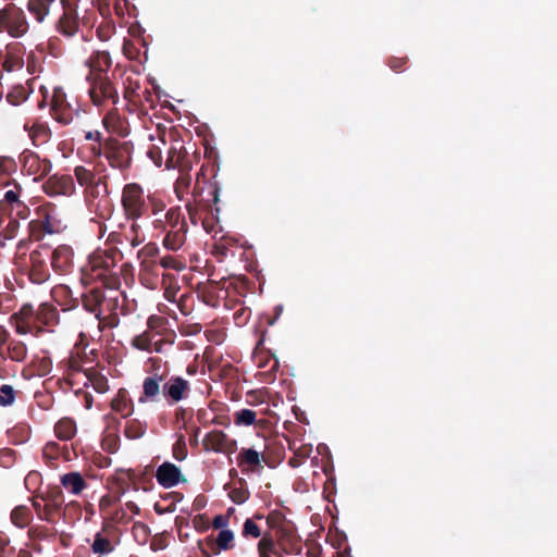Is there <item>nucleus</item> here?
I'll return each instance as SVG.
<instances>
[{
	"label": "nucleus",
	"instance_id": "c85d7f7f",
	"mask_svg": "<svg viewBox=\"0 0 557 557\" xmlns=\"http://www.w3.org/2000/svg\"><path fill=\"white\" fill-rule=\"evenodd\" d=\"M239 484L240 486H232L228 491V497L237 505L244 504L250 496L244 479H239ZM225 488H228L227 484L225 485Z\"/></svg>",
	"mask_w": 557,
	"mask_h": 557
},
{
	"label": "nucleus",
	"instance_id": "774afa93",
	"mask_svg": "<svg viewBox=\"0 0 557 557\" xmlns=\"http://www.w3.org/2000/svg\"><path fill=\"white\" fill-rule=\"evenodd\" d=\"M60 25L63 29V33L64 34H69V29H67V26H66V13H64V16L60 20Z\"/></svg>",
	"mask_w": 557,
	"mask_h": 557
},
{
	"label": "nucleus",
	"instance_id": "20e7f679",
	"mask_svg": "<svg viewBox=\"0 0 557 557\" xmlns=\"http://www.w3.org/2000/svg\"><path fill=\"white\" fill-rule=\"evenodd\" d=\"M72 132L74 133L75 137L72 138V141L76 139L77 141H81L82 139L94 141V144L89 147V158H94L100 154V138L101 134L98 131H95L92 128L95 124L94 119H82L81 114L78 112L75 113V121L74 116L72 115Z\"/></svg>",
	"mask_w": 557,
	"mask_h": 557
},
{
	"label": "nucleus",
	"instance_id": "4468645a",
	"mask_svg": "<svg viewBox=\"0 0 557 557\" xmlns=\"http://www.w3.org/2000/svg\"><path fill=\"white\" fill-rule=\"evenodd\" d=\"M99 280L102 286L110 289H117L121 285L120 275L112 270H103V272L96 276L95 273L89 272L88 268H82L81 270V284L86 287L92 283V281Z\"/></svg>",
	"mask_w": 557,
	"mask_h": 557
},
{
	"label": "nucleus",
	"instance_id": "8fccbe9b",
	"mask_svg": "<svg viewBox=\"0 0 557 557\" xmlns=\"http://www.w3.org/2000/svg\"><path fill=\"white\" fill-rule=\"evenodd\" d=\"M12 15V4L0 11V32L7 29L9 32V25Z\"/></svg>",
	"mask_w": 557,
	"mask_h": 557
},
{
	"label": "nucleus",
	"instance_id": "3c124183",
	"mask_svg": "<svg viewBox=\"0 0 557 557\" xmlns=\"http://www.w3.org/2000/svg\"><path fill=\"white\" fill-rule=\"evenodd\" d=\"M388 66L395 72H401L406 69L407 58L392 57L387 61Z\"/></svg>",
	"mask_w": 557,
	"mask_h": 557
},
{
	"label": "nucleus",
	"instance_id": "6e6d98bb",
	"mask_svg": "<svg viewBox=\"0 0 557 557\" xmlns=\"http://www.w3.org/2000/svg\"><path fill=\"white\" fill-rule=\"evenodd\" d=\"M228 524V518L224 515H218L212 520V527L214 529H223Z\"/></svg>",
	"mask_w": 557,
	"mask_h": 557
},
{
	"label": "nucleus",
	"instance_id": "ea45409f",
	"mask_svg": "<svg viewBox=\"0 0 557 557\" xmlns=\"http://www.w3.org/2000/svg\"><path fill=\"white\" fill-rule=\"evenodd\" d=\"M187 445L185 441V436L183 434L178 435L176 442L172 447V455L177 461H183L187 457Z\"/></svg>",
	"mask_w": 557,
	"mask_h": 557
},
{
	"label": "nucleus",
	"instance_id": "680f3d73",
	"mask_svg": "<svg viewBox=\"0 0 557 557\" xmlns=\"http://www.w3.org/2000/svg\"><path fill=\"white\" fill-rule=\"evenodd\" d=\"M108 240L111 242L112 244H123L124 237L122 236V233L112 232L109 235Z\"/></svg>",
	"mask_w": 557,
	"mask_h": 557
},
{
	"label": "nucleus",
	"instance_id": "473e14b6",
	"mask_svg": "<svg viewBox=\"0 0 557 557\" xmlns=\"http://www.w3.org/2000/svg\"><path fill=\"white\" fill-rule=\"evenodd\" d=\"M168 320L161 315H150L147 320V330L154 333L156 336L163 335L164 331H166Z\"/></svg>",
	"mask_w": 557,
	"mask_h": 557
},
{
	"label": "nucleus",
	"instance_id": "e433bc0d",
	"mask_svg": "<svg viewBox=\"0 0 557 557\" xmlns=\"http://www.w3.org/2000/svg\"><path fill=\"white\" fill-rule=\"evenodd\" d=\"M173 278V276L169 273H162V280H161V284H162V287L164 289V298L170 301V302H175L176 301V295L178 293V288L177 287H174L172 286L169 282H171V280Z\"/></svg>",
	"mask_w": 557,
	"mask_h": 557
},
{
	"label": "nucleus",
	"instance_id": "de8ad7c7",
	"mask_svg": "<svg viewBox=\"0 0 557 557\" xmlns=\"http://www.w3.org/2000/svg\"><path fill=\"white\" fill-rule=\"evenodd\" d=\"M14 400V391L10 385H3L0 388V404L5 406L12 404Z\"/></svg>",
	"mask_w": 557,
	"mask_h": 557
},
{
	"label": "nucleus",
	"instance_id": "c756f323",
	"mask_svg": "<svg viewBox=\"0 0 557 557\" xmlns=\"http://www.w3.org/2000/svg\"><path fill=\"white\" fill-rule=\"evenodd\" d=\"M122 236L124 237V240L128 242L133 248L145 242V235L136 221L132 222L129 228L122 233Z\"/></svg>",
	"mask_w": 557,
	"mask_h": 557
},
{
	"label": "nucleus",
	"instance_id": "2eb2a0df",
	"mask_svg": "<svg viewBox=\"0 0 557 557\" xmlns=\"http://www.w3.org/2000/svg\"><path fill=\"white\" fill-rule=\"evenodd\" d=\"M237 466L242 472H259L263 470L262 461L264 457L262 453L253 448H242L237 455Z\"/></svg>",
	"mask_w": 557,
	"mask_h": 557
},
{
	"label": "nucleus",
	"instance_id": "39448f33",
	"mask_svg": "<svg viewBox=\"0 0 557 557\" xmlns=\"http://www.w3.org/2000/svg\"><path fill=\"white\" fill-rule=\"evenodd\" d=\"M89 82L88 94L95 106H102L106 101L111 100L115 104L119 100L116 88L108 76H96L95 78L87 79Z\"/></svg>",
	"mask_w": 557,
	"mask_h": 557
},
{
	"label": "nucleus",
	"instance_id": "49530a36",
	"mask_svg": "<svg viewBox=\"0 0 557 557\" xmlns=\"http://www.w3.org/2000/svg\"><path fill=\"white\" fill-rule=\"evenodd\" d=\"M148 158L157 165L161 166L163 162L162 150L157 145H151L147 150Z\"/></svg>",
	"mask_w": 557,
	"mask_h": 557
},
{
	"label": "nucleus",
	"instance_id": "37998d69",
	"mask_svg": "<svg viewBox=\"0 0 557 557\" xmlns=\"http://www.w3.org/2000/svg\"><path fill=\"white\" fill-rule=\"evenodd\" d=\"M147 203L149 205V211L153 215L162 212L165 208L164 201L154 195H147Z\"/></svg>",
	"mask_w": 557,
	"mask_h": 557
},
{
	"label": "nucleus",
	"instance_id": "69168bd1",
	"mask_svg": "<svg viewBox=\"0 0 557 557\" xmlns=\"http://www.w3.org/2000/svg\"><path fill=\"white\" fill-rule=\"evenodd\" d=\"M153 227L156 230H160V231H162L164 233L168 232V227H166V224L164 223V219H156L153 221Z\"/></svg>",
	"mask_w": 557,
	"mask_h": 557
},
{
	"label": "nucleus",
	"instance_id": "a878e982",
	"mask_svg": "<svg viewBox=\"0 0 557 557\" xmlns=\"http://www.w3.org/2000/svg\"><path fill=\"white\" fill-rule=\"evenodd\" d=\"M264 519V516L261 513H256L252 518H248L245 520L243 524L242 535L245 539H259L262 537V531L256 520Z\"/></svg>",
	"mask_w": 557,
	"mask_h": 557
},
{
	"label": "nucleus",
	"instance_id": "052dcab7",
	"mask_svg": "<svg viewBox=\"0 0 557 557\" xmlns=\"http://www.w3.org/2000/svg\"><path fill=\"white\" fill-rule=\"evenodd\" d=\"M16 330L21 334H26L30 327L26 320L16 319Z\"/></svg>",
	"mask_w": 557,
	"mask_h": 557
},
{
	"label": "nucleus",
	"instance_id": "f704fd0d",
	"mask_svg": "<svg viewBox=\"0 0 557 557\" xmlns=\"http://www.w3.org/2000/svg\"><path fill=\"white\" fill-rule=\"evenodd\" d=\"M215 545L220 550H228L234 547V533L224 529L221 530L215 539Z\"/></svg>",
	"mask_w": 557,
	"mask_h": 557
},
{
	"label": "nucleus",
	"instance_id": "a19ab883",
	"mask_svg": "<svg viewBox=\"0 0 557 557\" xmlns=\"http://www.w3.org/2000/svg\"><path fill=\"white\" fill-rule=\"evenodd\" d=\"M101 447L109 454H114L120 447V437L115 433L106 434L101 441Z\"/></svg>",
	"mask_w": 557,
	"mask_h": 557
},
{
	"label": "nucleus",
	"instance_id": "412c9836",
	"mask_svg": "<svg viewBox=\"0 0 557 557\" xmlns=\"http://www.w3.org/2000/svg\"><path fill=\"white\" fill-rule=\"evenodd\" d=\"M187 230L168 231L162 239V245L171 251L180 250L186 242Z\"/></svg>",
	"mask_w": 557,
	"mask_h": 557
},
{
	"label": "nucleus",
	"instance_id": "58836bf2",
	"mask_svg": "<svg viewBox=\"0 0 557 557\" xmlns=\"http://www.w3.org/2000/svg\"><path fill=\"white\" fill-rule=\"evenodd\" d=\"M75 177L81 186H89L94 184L95 174L91 170L84 166H76L74 169Z\"/></svg>",
	"mask_w": 557,
	"mask_h": 557
},
{
	"label": "nucleus",
	"instance_id": "0e129e2a",
	"mask_svg": "<svg viewBox=\"0 0 557 557\" xmlns=\"http://www.w3.org/2000/svg\"><path fill=\"white\" fill-rule=\"evenodd\" d=\"M106 306L110 310V312H115V309L119 307V299L115 298H109L106 300Z\"/></svg>",
	"mask_w": 557,
	"mask_h": 557
},
{
	"label": "nucleus",
	"instance_id": "f3484780",
	"mask_svg": "<svg viewBox=\"0 0 557 557\" xmlns=\"http://www.w3.org/2000/svg\"><path fill=\"white\" fill-rule=\"evenodd\" d=\"M139 282L149 289H156L160 283V268L158 263L139 262Z\"/></svg>",
	"mask_w": 557,
	"mask_h": 557
},
{
	"label": "nucleus",
	"instance_id": "9b49d317",
	"mask_svg": "<svg viewBox=\"0 0 557 557\" xmlns=\"http://www.w3.org/2000/svg\"><path fill=\"white\" fill-rule=\"evenodd\" d=\"M123 257L122 252L116 248H110L102 253L94 255L89 258V263L85 268H88L89 272L95 273L99 276L103 270H112L117 260Z\"/></svg>",
	"mask_w": 557,
	"mask_h": 557
},
{
	"label": "nucleus",
	"instance_id": "0eeeda50",
	"mask_svg": "<svg viewBox=\"0 0 557 557\" xmlns=\"http://www.w3.org/2000/svg\"><path fill=\"white\" fill-rule=\"evenodd\" d=\"M206 451L231 455L237 449V443L221 430H212L202 440Z\"/></svg>",
	"mask_w": 557,
	"mask_h": 557
},
{
	"label": "nucleus",
	"instance_id": "4c0bfd02",
	"mask_svg": "<svg viewBox=\"0 0 557 557\" xmlns=\"http://www.w3.org/2000/svg\"><path fill=\"white\" fill-rule=\"evenodd\" d=\"M265 518V522L270 529L273 531L284 527V524L288 523L286 521L285 515L280 510H272L269 512V515Z\"/></svg>",
	"mask_w": 557,
	"mask_h": 557
},
{
	"label": "nucleus",
	"instance_id": "4d7b16f0",
	"mask_svg": "<svg viewBox=\"0 0 557 557\" xmlns=\"http://www.w3.org/2000/svg\"><path fill=\"white\" fill-rule=\"evenodd\" d=\"M191 183V177L189 175H181L176 182L175 190L178 194L181 188H188Z\"/></svg>",
	"mask_w": 557,
	"mask_h": 557
},
{
	"label": "nucleus",
	"instance_id": "cd10ccee",
	"mask_svg": "<svg viewBox=\"0 0 557 557\" xmlns=\"http://www.w3.org/2000/svg\"><path fill=\"white\" fill-rule=\"evenodd\" d=\"M156 335L151 331H144L143 333L133 337L131 345L137 350L152 352V345Z\"/></svg>",
	"mask_w": 557,
	"mask_h": 557
},
{
	"label": "nucleus",
	"instance_id": "09e8293b",
	"mask_svg": "<svg viewBox=\"0 0 557 557\" xmlns=\"http://www.w3.org/2000/svg\"><path fill=\"white\" fill-rule=\"evenodd\" d=\"M54 430L58 438L66 440L69 437L70 421L66 419L59 421Z\"/></svg>",
	"mask_w": 557,
	"mask_h": 557
},
{
	"label": "nucleus",
	"instance_id": "5701e85b",
	"mask_svg": "<svg viewBox=\"0 0 557 557\" xmlns=\"http://www.w3.org/2000/svg\"><path fill=\"white\" fill-rule=\"evenodd\" d=\"M26 27L27 24L22 10L12 5V15L8 33L13 37H18L26 32Z\"/></svg>",
	"mask_w": 557,
	"mask_h": 557
},
{
	"label": "nucleus",
	"instance_id": "bf43d9fd",
	"mask_svg": "<svg viewBox=\"0 0 557 557\" xmlns=\"http://www.w3.org/2000/svg\"><path fill=\"white\" fill-rule=\"evenodd\" d=\"M33 313V308L30 306H24L20 313L15 314V319L26 320Z\"/></svg>",
	"mask_w": 557,
	"mask_h": 557
},
{
	"label": "nucleus",
	"instance_id": "72a5a7b5",
	"mask_svg": "<svg viewBox=\"0 0 557 557\" xmlns=\"http://www.w3.org/2000/svg\"><path fill=\"white\" fill-rule=\"evenodd\" d=\"M53 0H29L28 10L36 15L38 22H41L48 13V4Z\"/></svg>",
	"mask_w": 557,
	"mask_h": 557
},
{
	"label": "nucleus",
	"instance_id": "a18cd8bd",
	"mask_svg": "<svg viewBox=\"0 0 557 557\" xmlns=\"http://www.w3.org/2000/svg\"><path fill=\"white\" fill-rule=\"evenodd\" d=\"M65 449H66V446H63L61 449L57 443L51 442L46 445V447L44 449V454L47 458L53 459V458H57L59 453L61 451L62 455H64V459L66 460L67 457L65 455Z\"/></svg>",
	"mask_w": 557,
	"mask_h": 557
},
{
	"label": "nucleus",
	"instance_id": "f257e3e1",
	"mask_svg": "<svg viewBox=\"0 0 557 557\" xmlns=\"http://www.w3.org/2000/svg\"><path fill=\"white\" fill-rule=\"evenodd\" d=\"M220 187L218 182L207 180L203 171L201 170L196 177L193 188L191 197L194 202H188L186 209L190 220L195 222L198 210H203L214 216V213L220 212L219 203Z\"/></svg>",
	"mask_w": 557,
	"mask_h": 557
},
{
	"label": "nucleus",
	"instance_id": "2f4dec72",
	"mask_svg": "<svg viewBox=\"0 0 557 557\" xmlns=\"http://www.w3.org/2000/svg\"><path fill=\"white\" fill-rule=\"evenodd\" d=\"M157 263L159 268H162L164 270L182 271L186 267L184 260L171 255L160 256Z\"/></svg>",
	"mask_w": 557,
	"mask_h": 557
},
{
	"label": "nucleus",
	"instance_id": "ddd939ff",
	"mask_svg": "<svg viewBox=\"0 0 557 557\" xmlns=\"http://www.w3.org/2000/svg\"><path fill=\"white\" fill-rule=\"evenodd\" d=\"M117 530L113 525H104L102 532H98L95 535L94 543L91 545L92 552L95 554H109L113 552L115 544L119 542L115 541Z\"/></svg>",
	"mask_w": 557,
	"mask_h": 557
},
{
	"label": "nucleus",
	"instance_id": "79ce46f5",
	"mask_svg": "<svg viewBox=\"0 0 557 557\" xmlns=\"http://www.w3.org/2000/svg\"><path fill=\"white\" fill-rule=\"evenodd\" d=\"M99 321V329L102 331L104 327H108V329H114L119 325L120 323V318H119V314L116 312H110L108 315L106 317H99V319H97Z\"/></svg>",
	"mask_w": 557,
	"mask_h": 557
},
{
	"label": "nucleus",
	"instance_id": "e2e57ef3",
	"mask_svg": "<svg viewBox=\"0 0 557 557\" xmlns=\"http://www.w3.org/2000/svg\"><path fill=\"white\" fill-rule=\"evenodd\" d=\"M134 532L140 531L143 535L146 537L148 535V527L143 522H135L133 527Z\"/></svg>",
	"mask_w": 557,
	"mask_h": 557
},
{
	"label": "nucleus",
	"instance_id": "423d86ee",
	"mask_svg": "<svg viewBox=\"0 0 557 557\" xmlns=\"http://www.w3.org/2000/svg\"><path fill=\"white\" fill-rule=\"evenodd\" d=\"M166 379V372H153L147 375L143 381V389L138 397L139 404L159 403L163 397L162 385Z\"/></svg>",
	"mask_w": 557,
	"mask_h": 557
},
{
	"label": "nucleus",
	"instance_id": "bb28decb",
	"mask_svg": "<svg viewBox=\"0 0 557 557\" xmlns=\"http://www.w3.org/2000/svg\"><path fill=\"white\" fill-rule=\"evenodd\" d=\"M259 557H273V554L277 553V544L273 537V534L267 532L260 539L257 545Z\"/></svg>",
	"mask_w": 557,
	"mask_h": 557
},
{
	"label": "nucleus",
	"instance_id": "6ab92c4d",
	"mask_svg": "<svg viewBox=\"0 0 557 557\" xmlns=\"http://www.w3.org/2000/svg\"><path fill=\"white\" fill-rule=\"evenodd\" d=\"M104 128L119 136H126L125 120L120 115L116 109L110 110L102 120Z\"/></svg>",
	"mask_w": 557,
	"mask_h": 557
},
{
	"label": "nucleus",
	"instance_id": "b1692460",
	"mask_svg": "<svg viewBox=\"0 0 557 557\" xmlns=\"http://www.w3.org/2000/svg\"><path fill=\"white\" fill-rule=\"evenodd\" d=\"M148 429V424L145 421H140L139 419H129L126 421L124 428V435L128 440H138L141 438Z\"/></svg>",
	"mask_w": 557,
	"mask_h": 557
},
{
	"label": "nucleus",
	"instance_id": "9d476101",
	"mask_svg": "<svg viewBox=\"0 0 557 557\" xmlns=\"http://www.w3.org/2000/svg\"><path fill=\"white\" fill-rule=\"evenodd\" d=\"M82 63L87 70L86 79H91L96 76L107 75L106 73L111 66V59L108 52L92 50L88 58H82Z\"/></svg>",
	"mask_w": 557,
	"mask_h": 557
},
{
	"label": "nucleus",
	"instance_id": "603ef678",
	"mask_svg": "<svg viewBox=\"0 0 557 557\" xmlns=\"http://www.w3.org/2000/svg\"><path fill=\"white\" fill-rule=\"evenodd\" d=\"M150 547L154 552L164 549L166 547V541H165L164 535L158 534V535L153 536V539L150 543Z\"/></svg>",
	"mask_w": 557,
	"mask_h": 557
},
{
	"label": "nucleus",
	"instance_id": "c03bdc74",
	"mask_svg": "<svg viewBox=\"0 0 557 557\" xmlns=\"http://www.w3.org/2000/svg\"><path fill=\"white\" fill-rule=\"evenodd\" d=\"M87 487L85 479L79 472H72V494H81Z\"/></svg>",
	"mask_w": 557,
	"mask_h": 557
},
{
	"label": "nucleus",
	"instance_id": "5fc2aeb1",
	"mask_svg": "<svg viewBox=\"0 0 557 557\" xmlns=\"http://www.w3.org/2000/svg\"><path fill=\"white\" fill-rule=\"evenodd\" d=\"M123 51H124V54L131 60H135L137 58L138 51H137L136 47L134 46V44L129 40L124 42Z\"/></svg>",
	"mask_w": 557,
	"mask_h": 557
},
{
	"label": "nucleus",
	"instance_id": "c9c22d12",
	"mask_svg": "<svg viewBox=\"0 0 557 557\" xmlns=\"http://www.w3.org/2000/svg\"><path fill=\"white\" fill-rule=\"evenodd\" d=\"M257 413L251 409H242L234 413V422L237 425H251L256 422Z\"/></svg>",
	"mask_w": 557,
	"mask_h": 557
},
{
	"label": "nucleus",
	"instance_id": "aec40b11",
	"mask_svg": "<svg viewBox=\"0 0 557 557\" xmlns=\"http://www.w3.org/2000/svg\"><path fill=\"white\" fill-rule=\"evenodd\" d=\"M273 537L277 546H280L281 549L285 552V554H288L290 552L295 542L297 541V537L292 527L288 525V523L284 524V527L274 530Z\"/></svg>",
	"mask_w": 557,
	"mask_h": 557
},
{
	"label": "nucleus",
	"instance_id": "338daca9",
	"mask_svg": "<svg viewBox=\"0 0 557 557\" xmlns=\"http://www.w3.org/2000/svg\"><path fill=\"white\" fill-rule=\"evenodd\" d=\"M77 27H78L77 21L74 16V12L72 11V30H71L72 37L75 35Z\"/></svg>",
	"mask_w": 557,
	"mask_h": 557
},
{
	"label": "nucleus",
	"instance_id": "13d9d810",
	"mask_svg": "<svg viewBox=\"0 0 557 557\" xmlns=\"http://www.w3.org/2000/svg\"><path fill=\"white\" fill-rule=\"evenodd\" d=\"M173 341H168V339H164V338H161V339H153V345H152V351L154 352H162L163 351V346L166 345V344H172Z\"/></svg>",
	"mask_w": 557,
	"mask_h": 557
},
{
	"label": "nucleus",
	"instance_id": "6e6552de",
	"mask_svg": "<svg viewBox=\"0 0 557 557\" xmlns=\"http://www.w3.org/2000/svg\"><path fill=\"white\" fill-rule=\"evenodd\" d=\"M163 398L169 404H177L188 397L190 384L187 380L178 375L166 376L162 385Z\"/></svg>",
	"mask_w": 557,
	"mask_h": 557
},
{
	"label": "nucleus",
	"instance_id": "f8f14e48",
	"mask_svg": "<svg viewBox=\"0 0 557 557\" xmlns=\"http://www.w3.org/2000/svg\"><path fill=\"white\" fill-rule=\"evenodd\" d=\"M157 482L164 488L176 486L180 482H185L181 469L170 461L160 465L156 471Z\"/></svg>",
	"mask_w": 557,
	"mask_h": 557
},
{
	"label": "nucleus",
	"instance_id": "393cba45",
	"mask_svg": "<svg viewBox=\"0 0 557 557\" xmlns=\"http://www.w3.org/2000/svg\"><path fill=\"white\" fill-rule=\"evenodd\" d=\"M184 145L182 140L175 139L168 149L165 166L168 169L180 166L183 160Z\"/></svg>",
	"mask_w": 557,
	"mask_h": 557
},
{
	"label": "nucleus",
	"instance_id": "f03ea898",
	"mask_svg": "<svg viewBox=\"0 0 557 557\" xmlns=\"http://www.w3.org/2000/svg\"><path fill=\"white\" fill-rule=\"evenodd\" d=\"M87 348L88 337L81 333L79 342H76L72 347V386L78 381L79 376H84L87 380V382H84L85 386L90 383L96 392L106 393L109 389V381L104 375L94 369L81 371V363L89 360L88 356L92 354V350L88 352Z\"/></svg>",
	"mask_w": 557,
	"mask_h": 557
},
{
	"label": "nucleus",
	"instance_id": "864d4df0",
	"mask_svg": "<svg viewBox=\"0 0 557 557\" xmlns=\"http://www.w3.org/2000/svg\"><path fill=\"white\" fill-rule=\"evenodd\" d=\"M75 396L77 398H83V401H84V407L86 409H90L91 406H92V403H94V398H92V395L89 394V393H86L84 391H82L81 388L76 389L75 391Z\"/></svg>",
	"mask_w": 557,
	"mask_h": 557
},
{
	"label": "nucleus",
	"instance_id": "a211bd4d",
	"mask_svg": "<svg viewBox=\"0 0 557 557\" xmlns=\"http://www.w3.org/2000/svg\"><path fill=\"white\" fill-rule=\"evenodd\" d=\"M111 409L127 418L134 412V403L125 388H120L111 400Z\"/></svg>",
	"mask_w": 557,
	"mask_h": 557
},
{
	"label": "nucleus",
	"instance_id": "1a4fd4ad",
	"mask_svg": "<svg viewBox=\"0 0 557 557\" xmlns=\"http://www.w3.org/2000/svg\"><path fill=\"white\" fill-rule=\"evenodd\" d=\"M133 145L128 141L112 144L106 153L109 164L121 171L126 170L132 163Z\"/></svg>",
	"mask_w": 557,
	"mask_h": 557
},
{
	"label": "nucleus",
	"instance_id": "7ed1b4c3",
	"mask_svg": "<svg viewBox=\"0 0 557 557\" xmlns=\"http://www.w3.org/2000/svg\"><path fill=\"white\" fill-rule=\"evenodd\" d=\"M121 203L127 220L136 221L149 212L147 196L137 183H128L123 187Z\"/></svg>",
	"mask_w": 557,
	"mask_h": 557
},
{
	"label": "nucleus",
	"instance_id": "4be33fe9",
	"mask_svg": "<svg viewBox=\"0 0 557 557\" xmlns=\"http://www.w3.org/2000/svg\"><path fill=\"white\" fill-rule=\"evenodd\" d=\"M168 231L188 230L185 216L178 207L170 208L164 214Z\"/></svg>",
	"mask_w": 557,
	"mask_h": 557
},
{
	"label": "nucleus",
	"instance_id": "7c9ffc66",
	"mask_svg": "<svg viewBox=\"0 0 557 557\" xmlns=\"http://www.w3.org/2000/svg\"><path fill=\"white\" fill-rule=\"evenodd\" d=\"M140 262L157 263L160 258V248L154 243L146 244L137 253Z\"/></svg>",
	"mask_w": 557,
	"mask_h": 557
},
{
	"label": "nucleus",
	"instance_id": "dca6fc26",
	"mask_svg": "<svg viewBox=\"0 0 557 557\" xmlns=\"http://www.w3.org/2000/svg\"><path fill=\"white\" fill-rule=\"evenodd\" d=\"M79 297L83 308L90 313H95V318L99 319L100 306L106 300L102 290L99 287H91L88 292H83Z\"/></svg>",
	"mask_w": 557,
	"mask_h": 557
}]
</instances>
